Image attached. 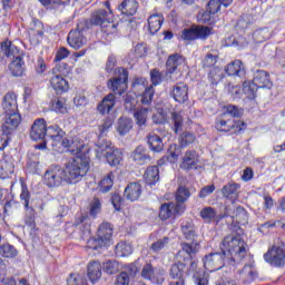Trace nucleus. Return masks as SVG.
Here are the masks:
<instances>
[{"label": "nucleus", "instance_id": "nucleus-24", "mask_svg": "<svg viewBox=\"0 0 285 285\" xmlns=\"http://www.w3.org/2000/svg\"><path fill=\"white\" fill-rule=\"evenodd\" d=\"M189 271H193V282L196 285H208V274L206 272L202 271L200 268H197V262L191 261L189 265Z\"/></svg>", "mask_w": 285, "mask_h": 285}, {"label": "nucleus", "instance_id": "nucleus-37", "mask_svg": "<svg viewBox=\"0 0 285 285\" xmlns=\"http://www.w3.org/2000/svg\"><path fill=\"white\" fill-rule=\"evenodd\" d=\"M240 277L245 284H250L257 279V271L253 265H245L240 272Z\"/></svg>", "mask_w": 285, "mask_h": 285}, {"label": "nucleus", "instance_id": "nucleus-55", "mask_svg": "<svg viewBox=\"0 0 285 285\" xmlns=\"http://www.w3.org/2000/svg\"><path fill=\"white\" fill-rule=\"evenodd\" d=\"M225 46L227 48H244V46H246V41L244 39H237L233 36H229L225 39Z\"/></svg>", "mask_w": 285, "mask_h": 285}, {"label": "nucleus", "instance_id": "nucleus-33", "mask_svg": "<svg viewBox=\"0 0 285 285\" xmlns=\"http://www.w3.org/2000/svg\"><path fill=\"white\" fill-rule=\"evenodd\" d=\"M51 87L57 92V95H63V92H68V82L66 78L60 75H56L50 79Z\"/></svg>", "mask_w": 285, "mask_h": 285}, {"label": "nucleus", "instance_id": "nucleus-11", "mask_svg": "<svg viewBox=\"0 0 285 285\" xmlns=\"http://www.w3.org/2000/svg\"><path fill=\"white\" fill-rule=\"evenodd\" d=\"M43 181L49 188H59L63 181L68 183L66 169L59 165L50 166L45 173Z\"/></svg>", "mask_w": 285, "mask_h": 285}, {"label": "nucleus", "instance_id": "nucleus-15", "mask_svg": "<svg viewBox=\"0 0 285 285\" xmlns=\"http://www.w3.org/2000/svg\"><path fill=\"white\" fill-rule=\"evenodd\" d=\"M106 9H98L91 13L90 20L88 22L89 28H92V26H100L102 27L105 23H108V21L112 20V10H110V2L105 3Z\"/></svg>", "mask_w": 285, "mask_h": 285}, {"label": "nucleus", "instance_id": "nucleus-27", "mask_svg": "<svg viewBox=\"0 0 285 285\" xmlns=\"http://www.w3.org/2000/svg\"><path fill=\"white\" fill-rule=\"evenodd\" d=\"M139 9V2L137 0H124L119 6L118 10L121 14L126 17H135L137 10Z\"/></svg>", "mask_w": 285, "mask_h": 285}, {"label": "nucleus", "instance_id": "nucleus-14", "mask_svg": "<svg viewBox=\"0 0 285 285\" xmlns=\"http://www.w3.org/2000/svg\"><path fill=\"white\" fill-rule=\"evenodd\" d=\"M20 199L24 206L26 215H24V223L27 226H35V219L37 213L35 212V208L30 206V190H28V186L22 185V190L20 194Z\"/></svg>", "mask_w": 285, "mask_h": 285}, {"label": "nucleus", "instance_id": "nucleus-51", "mask_svg": "<svg viewBox=\"0 0 285 285\" xmlns=\"http://www.w3.org/2000/svg\"><path fill=\"white\" fill-rule=\"evenodd\" d=\"M195 139H196L195 134L185 131L179 137V145L181 148H186L190 146V144H195Z\"/></svg>", "mask_w": 285, "mask_h": 285}, {"label": "nucleus", "instance_id": "nucleus-7", "mask_svg": "<svg viewBox=\"0 0 285 285\" xmlns=\"http://www.w3.org/2000/svg\"><path fill=\"white\" fill-rule=\"evenodd\" d=\"M66 131L58 127V125H46V139L45 144L40 145V148H46V146H51L52 150H61V146H66Z\"/></svg>", "mask_w": 285, "mask_h": 285}, {"label": "nucleus", "instance_id": "nucleus-49", "mask_svg": "<svg viewBox=\"0 0 285 285\" xmlns=\"http://www.w3.org/2000/svg\"><path fill=\"white\" fill-rule=\"evenodd\" d=\"M0 255L7 258H14L18 255L17 248L10 244L0 246Z\"/></svg>", "mask_w": 285, "mask_h": 285}, {"label": "nucleus", "instance_id": "nucleus-48", "mask_svg": "<svg viewBox=\"0 0 285 285\" xmlns=\"http://www.w3.org/2000/svg\"><path fill=\"white\" fill-rule=\"evenodd\" d=\"M170 238L168 236L159 238L150 245V250H153V253H159L160 250H164V248L168 246Z\"/></svg>", "mask_w": 285, "mask_h": 285}, {"label": "nucleus", "instance_id": "nucleus-5", "mask_svg": "<svg viewBox=\"0 0 285 285\" xmlns=\"http://www.w3.org/2000/svg\"><path fill=\"white\" fill-rule=\"evenodd\" d=\"M0 50L4 57H13L12 62L9 66V70L13 77H23L26 72V62L23 61V56L19 55V48L12 45V41H3L0 45Z\"/></svg>", "mask_w": 285, "mask_h": 285}, {"label": "nucleus", "instance_id": "nucleus-52", "mask_svg": "<svg viewBox=\"0 0 285 285\" xmlns=\"http://www.w3.org/2000/svg\"><path fill=\"white\" fill-rule=\"evenodd\" d=\"M189 197L190 190H188V188L184 186L178 187L176 191V204H184L185 202H188Z\"/></svg>", "mask_w": 285, "mask_h": 285}, {"label": "nucleus", "instance_id": "nucleus-63", "mask_svg": "<svg viewBox=\"0 0 285 285\" xmlns=\"http://www.w3.org/2000/svg\"><path fill=\"white\" fill-rule=\"evenodd\" d=\"M150 79L153 86H159L164 81V76L158 69H153L150 71Z\"/></svg>", "mask_w": 285, "mask_h": 285}, {"label": "nucleus", "instance_id": "nucleus-3", "mask_svg": "<svg viewBox=\"0 0 285 285\" xmlns=\"http://www.w3.org/2000/svg\"><path fill=\"white\" fill-rule=\"evenodd\" d=\"M67 184H79L88 170H90V159L86 155H78L66 164Z\"/></svg>", "mask_w": 285, "mask_h": 285}, {"label": "nucleus", "instance_id": "nucleus-34", "mask_svg": "<svg viewBox=\"0 0 285 285\" xmlns=\"http://www.w3.org/2000/svg\"><path fill=\"white\" fill-rule=\"evenodd\" d=\"M164 23V16L163 14H151L148 18V31L150 35H157L161 29V24Z\"/></svg>", "mask_w": 285, "mask_h": 285}, {"label": "nucleus", "instance_id": "nucleus-8", "mask_svg": "<svg viewBox=\"0 0 285 285\" xmlns=\"http://www.w3.org/2000/svg\"><path fill=\"white\" fill-rule=\"evenodd\" d=\"M264 259L267 264L274 266V268H284L285 266V244L279 240L277 244L268 248L264 254Z\"/></svg>", "mask_w": 285, "mask_h": 285}, {"label": "nucleus", "instance_id": "nucleus-39", "mask_svg": "<svg viewBox=\"0 0 285 285\" xmlns=\"http://www.w3.org/2000/svg\"><path fill=\"white\" fill-rule=\"evenodd\" d=\"M130 130H132V119L124 117L119 118L117 131L121 135V137L128 135Z\"/></svg>", "mask_w": 285, "mask_h": 285}, {"label": "nucleus", "instance_id": "nucleus-2", "mask_svg": "<svg viewBox=\"0 0 285 285\" xmlns=\"http://www.w3.org/2000/svg\"><path fill=\"white\" fill-rule=\"evenodd\" d=\"M181 234L185 240L179 244L180 248L176 255L178 262L173 264L169 269L171 279L184 278L188 268V262H193L197 257V253L202 250V238L197 234V228L193 220L181 224Z\"/></svg>", "mask_w": 285, "mask_h": 285}, {"label": "nucleus", "instance_id": "nucleus-28", "mask_svg": "<svg viewBox=\"0 0 285 285\" xmlns=\"http://www.w3.org/2000/svg\"><path fill=\"white\" fill-rule=\"evenodd\" d=\"M115 104H117L115 94H108L97 106V110L100 115H108L115 108Z\"/></svg>", "mask_w": 285, "mask_h": 285}, {"label": "nucleus", "instance_id": "nucleus-29", "mask_svg": "<svg viewBox=\"0 0 285 285\" xmlns=\"http://www.w3.org/2000/svg\"><path fill=\"white\" fill-rule=\"evenodd\" d=\"M2 108H3L4 115L11 114V112H19L18 105H17V95H14L13 92H8L3 97Z\"/></svg>", "mask_w": 285, "mask_h": 285}, {"label": "nucleus", "instance_id": "nucleus-22", "mask_svg": "<svg viewBox=\"0 0 285 285\" xmlns=\"http://www.w3.org/2000/svg\"><path fill=\"white\" fill-rule=\"evenodd\" d=\"M21 124V114L19 111H13L11 114H4V121L2 124V130L12 135Z\"/></svg>", "mask_w": 285, "mask_h": 285}, {"label": "nucleus", "instance_id": "nucleus-16", "mask_svg": "<svg viewBox=\"0 0 285 285\" xmlns=\"http://www.w3.org/2000/svg\"><path fill=\"white\" fill-rule=\"evenodd\" d=\"M186 210V205L184 204H176V203H165L160 206L159 209V218L163 222L166 219H170V217H177V215H181Z\"/></svg>", "mask_w": 285, "mask_h": 285}, {"label": "nucleus", "instance_id": "nucleus-18", "mask_svg": "<svg viewBox=\"0 0 285 285\" xmlns=\"http://www.w3.org/2000/svg\"><path fill=\"white\" fill-rule=\"evenodd\" d=\"M186 66V58L179 53H173L168 57L166 62V75H175Z\"/></svg>", "mask_w": 285, "mask_h": 285}, {"label": "nucleus", "instance_id": "nucleus-23", "mask_svg": "<svg viewBox=\"0 0 285 285\" xmlns=\"http://www.w3.org/2000/svg\"><path fill=\"white\" fill-rule=\"evenodd\" d=\"M170 96L178 104H186V101H188V85L184 82L174 85Z\"/></svg>", "mask_w": 285, "mask_h": 285}, {"label": "nucleus", "instance_id": "nucleus-64", "mask_svg": "<svg viewBox=\"0 0 285 285\" xmlns=\"http://www.w3.org/2000/svg\"><path fill=\"white\" fill-rule=\"evenodd\" d=\"M67 285H88V282L79 276H76L75 274H71L67 279Z\"/></svg>", "mask_w": 285, "mask_h": 285}, {"label": "nucleus", "instance_id": "nucleus-19", "mask_svg": "<svg viewBox=\"0 0 285 285\" xmlns=\"http://www.w3.org/2000/svg\"><path fill=\"white\" fill-rule=\"evenodd\" d=\"M132 161L138 166H146V164H150L153 161V157L150 156V151L144 145H139L131 151L130 155Z\"/></svg>", "mask_w": 285, "mask_h": 285}, {"label": "nucleus", "instance_id": "nucleus-45", "mask_svg": "<svg viewBox=\"0 0 285 285\" xmlns=\"http://www.w3.org/2000/svg\"><path fill=\"white\" fill-rule=\"evenodd\" d=\"M155 97V88L151 86L145 88L141 95L140 104L142 106H150L153 104V98Z\"/></svg>", "mask_w": 285, "mask_h": 285}, {"label": "nucleus", "instance_id": "nucleus-25", "mask_svg": "<svg viewBox=\"0 0 285 285\" xmlns=\"http://www.w3.org/2000/svg\"><path fill=\"white\" fill-rule=\"evenodd\" d=\"M124 197L127 198L128 202H137L139 197H141V184L139 183H130L127 185L124 191Z\"/></svg>", "mask_w": 285, "mask_h": 285}, {"label": "nucleus", "instance_id": "nucleus-47", "mask_svg": "<svg viewBox=\"0 0 285 285\" xmlns=\"http://www.w3.org/2000/svg\"><path fill=\"white\" fill-rule=\"evenodd\" d=\"M223 115H227L229 119H239V117L244 115V111L235 105H228L225 107V112Z\"/></svg>", "mask_w": 285, "mask_h": 285}, {"label": "nucleus", "instance_id": "nucleus-4", "mask_svg": "<svg viewBox=\"0 0 285 285\" xmlns=\"http://www.w3.org/2000/svg\"><path fill=\"white\" fill-rule=\"evenodd\" d=\"M224 217H230L232 225L230 230L235 234L232 235H239L242 238V227L248 224V212L242 206H235L234 204L227 205L224 209V215L219 216V219H224Z\"/></svg>", "mask_w": 285, "mask_h": 285}, {"label": "nucleus", "instance_id": "nucleus-12", "mask_svg": "<svg viewBox=\"0 0 285 285\" xmlns=\"http://www.w3.org/2000/svg\"><path fill=\"white\" fill-rule=\"evenodd\" d=\"M114 95H124L128 90V70L124 68L115 69V77L107 82Z\"/></svg>", "mask_w": 285, "mask_h": 285}, {"label": "nucleus", "instance_id": "nucleus-13", "mask_svg": "<svg viewBox=\"0 0 285 285\" xmlns=\"http://www.w3.org/2000/svg\"><path fill=\"white\" fill-rule=\"evenodd\" d=\"M97 153H101L106 157L109 166H119L121 159H124V154L120 149H115L110 146L108 141L101 142V139L97 141Z\"/></svg>", "mask_w": 285, "mask_h": 285}, {"label": "nucleus", "instance_id": "nucleus-60", "mask_svg": "<svg viewBox=\"0 0 285 285\" xmlns=\"http://www.w3.org/2000/svg\"><path fill=\"white\" fill-rule=\"evenodd\" d=\"M200 217L205 219V222H213L215 217H217V212L213 207H205L200 212Z\"/></svg>", "mask_w": 285, "mask_h": 285}, {"label": "nucleus", "instance_id": "nucleus-21", "mask_svg": "<svg viewBox=\"0 0 285 285\" xmlns=\"http://www.w3.org/2000/svg\"><path fill=\"white\" fill-rule=\"evenodd\" d=\"M30 138L32 141H43L46 144V119L38 118L33 121Z\"/></svg>", "mask_w": 285, "mask_h": 285}, {"label": "nucleus", "instance_id": "nucleus-42", "mask_svg": "<svg viewBox=\"0 0 285 285\" xmlns=\"http://www.w3.org/2000/svg\"><path fill=\"white\" fill-rule=\"evenodd\" d=\"M100 193H110L115 186V174L109 173L102 180H100Z\"/></svg>", "mask_w": 285, "mask_h": 285}, {"label": "nucleus", "instance_id": "nucleus-56", "mask_svg": "<svg viewBox=\"0 0 285 285\" xmlns=\"http://www.w3.org/2000/svg\"><path fill=\"white\" fill-rule=\"evenodd\" d=\"M181 39H184V41H195L197 39V30L196 27H190L188 29H185L181 35H180Z\"/></svg>", "mask_w": 285, "mask_h": 285}, {"label": "nucleus", "instance_id": "nucleus-9", "mask_svg": "<svg viewBox=\"0 0 285 285\" xmlns=\"http://www.w3.org/2000/svg\"><path fill=\"white\" fill-rule=\"evenodd\" d=\"M215 126L219 132H230V135H235L242 132L246 124L242 120L229 118L228 114H222L216 118Z\"/></svg>", "mask_w": 285, "mask_h": 285}, {"label": "nucleus", "instance_id": "nucleus-43", "mask_svg": "<svg viewBox=\"0 0 285 285\" xmlns=\"http://www.w3.org/2000/svg\"><path fill=\"white\" fill-rule=\"evenodd\" d=\"M115 253L117 257H128V255H132V245L128 243H118Z\"/></svg>", "mask_w": 285, "mask_h": 285}, {"label": "nucleus", "instance_id": "nucleus-26", "mask_svg": "<svg viewBox=\"0 0 285 285\" xmlns=\"http://www.w3.org/2000/svg\"><path fill=\"white\" fill-rule=\"evenodd\" d=\"M258 88H272L271 75L264 70H256L252 80Z\"/></svg>", "mask_w": 285, "mask_h": 285}, {"label": "nucleus", "instance_id": "nucleus-59", "mask_svg": "<svg viewBox=\"0 0 285 285\" xmlns=\"http://www.w3.org/2000/svg\"><path fill=\"white\" fill-rule=\"evenodd\" d=\"M101 32L107 37H110V35H117V24L112 22V20H109L101 27Z\"/></svg>", "mask_w": 285, "mask_h": 285}, {"label": "nucleus", "instance_id": "nucleus-30", "mask_svg": "<svg viewBox=\"0 0 285 285\" xmlns=\"http://www.w3.org/2000/svg\"><path fill=\"white\" fill-rule=\"evenodd\" d=\"M147 145H148L149 150H151V153H163L164 151V140L161 139V137H159L155 132H149L147 135Z\"/></svg>", "mask_w": 285, "mask_h": 285}, {"label": "nucleus", "instance_id": "nucleus-44", "mask_svg": "<svg viewBox=\"0 0 285 285\" xmlns=\"http://www.w3.org/2000/svg\"><path fill=\"white\" fill-rule=\"evenodd\" d=\"M110 128H112V119L110 118H107L102 125H100L98 127V130H99V136H98V141L100 139V144H106V139H104V137H106L108 130H110Z\"/></svg>", "mask_w": 285, "mask_h": 285}, {"label": "nucleus", "instance_id": "nucleus-31", "mask_svg": "<svg viewBox=\"0 0 285 285\" xmlns=\"http://www.w3.org/2000/svg\"><path fill=\"white\" fill-rule=\"evenodd\" d=\"M225 72H227L229 77H244V75H246V68L242 60H235L227 65Z\"/></svg>", "mask_w": 285, "mask_h": 285}, {"label": "nucleus", "instance_id": "nucleus-35", "mask_svg": "<svg viewBox=\"0 0 285 285\" xmlns=\"http://www.w3.org/2000/svg\"><path fill=\"white\" fill-rule=\"evenodd\" d=\"M148 112H150V108L148 107H141L134 111V118L139 128L146 127V124L148 122Z\"/></svg>", "mask_w": 285, "mask_h": 285}, {"label": "nucleus", "instance_id": "nucleus-58", "mask_svg": "<svg viewBox=\"0 0 285 285\" xmlns=\"http://www.w3.org/2000/svg\"><path fill=\"white\" fill-rule=\"evenodd\" d=\"M197 39H208L209 35H213V28L206 26H195Z\"/></svg>", "mask_w": 285, "mask_h": 285}, {"label": "nucleus", "instance_id": "nucleus-41", "mask_svg": "<svg viewBox=\"0 0 285 285\" xmlns=\"http://www.w3.org/2000/svg\"><path fill=\"white\" fill-rule=\"evenodd\" d=\"M271 39V29L261 28L253 32V40L255 43H264V41H268Z\"/></svg>", "mask_w": 285, "mask_h": 285}, {"label": "nucleus", "instance_id": "nucleus-32", "mask_svg": "<svg viewBox=\"0 0 285 285\" xmlns=\"http://www.w3.org/2000/svg\"><path fill=\"white\" fill-rule=\"evenodd\" d=\"M223 196L230 202H237L239 198V185L237 183H228L222 188Z\"/></svg>", "mask_w": 285, "mask_h": 285}, {"label": "nucleus", "instance_id": "nucleus-17", "mask_svg": "<svg viewBox=\"0 0 285 285\" xmlns=\"http://www.w3.org/2000/svg\"><path fill=\"white\" fill-rule=\"evenodd\" d=\"M66 145H60V150H56V153H71L72 155H85L81 153L83 150V141L79 140V138H68L65 137L62 140Z\"/></svg>", "mask_w": 285, "mask_h": 285}, {"label": "nucleus", "instance_id": "nucleus-54", "mask_svg": "<svg viewBox=\"0 0 285 285\" xmlns=\"http://www.w3.org/2000/svg\"><path fill=\"white\" fill-rule=\"evenodd\" d=\"M51 110H55V112H59L60 115H66V112H68V108H66V102H63V99L61 98L52 100Z\"/></svg>", "mask_w": 285, "mask_h": 285}, {"label": "nucleus", "instance_id": "nucleus-38", "mask_svg": "<svg viewBox=\"0 0 285 285\" xmlns=\"http://www.w3.org/2000/svg\"><path fill=\"white\" fill-rule=\"evenodd\" d=\"M145 181L149 186H155L157 181H159V167L158 166H150L147 168L145 173Z\"/></svg>", "mask_w": 285, "mask_h": 285}, {"label": "nucleus", "instance_id": "nucleus-53", "mask_svg": "<svg viewBox=\"0 0 285 285\" xmlns=\"http://www.w3.org/2000/svg\"><path fill=\"white\" fill-rule=\"evenodd\" d=\"M249 26H253V17L244 14L238 19L236 23V30H247Z\"/></svg>", "mask_w": 285, "mask_h": 285}, {"label": "nucleus", "instance_id": "nucleus-57", "mask_svg": "<svg viewBox=\"0 0 285 285\" xmlns=\"http://www.w3.org/2000/svg\"><path fill=\"white\" fill-rule=\"evenodd\" d=\"M208 79L212 81L214 86H217V83L222 81V69L217 67L212 68L208 73Z\"/></svg>", "mask_w": 285, "mask_h": 285}, {"label": "nucleus", "instance_id": "nucleus-61", "mask_svg": "<svg viewBox=\"0 0 285 285\" xmlns=\"http://www.w3.org/2000/svg\"><path fill=\"white\" fill-rule=\"evenodd\" d=\"M217 59H219L217 55L207 53L203 60V68H215V63H217Z\"/></svg>", "mask_w": 285, "mask_h": 285}, {"label": "nucleus", "instance_id": "nucleus-62", "mask_svg": "<svg viewBox=\"0 0 285 285\" xmlns=\"http://www.w3.org/2000/svg\"><path fill=\"white\" fill-rule=\"evenodd\" d=\"M222 6H224V2H222V0H210L207 3V10L212 14H217V12H219V10L222 9Z\"/></svg>", "mask_w": 285, "mask_h": 285}, {"label": "nucleus", "instance_id": "nucleus-36", "mask_svg": "<svg viewBox=\"0 0 285 285\" xmlns=\"http://www.w3.org/2000/svg\"><path fill=\"white\" fill-rule=\"evenodd\" d=\"M88 277L92 284L98 279H101V263L94 261L88 265Z\"/></svg>", "mask_w": 285, "mask_h": 285}, {"label": "nucleus", "instance_id": "nucleus-46", "mask_svg": "<svg viewBox=\"0 0 285 285\" xmlns=\"http://www.w3.org/2000/svg\"><path fill=\"white\" fill-rule=\"evenodd\" d=\"M171 122L174 124L173 130L177 135L184 128V117L177 111L171 112Z\"/></svg>", "mask_w": 285, "mask_h": 285}, {"label": "nucleus", "instance_id": "nucleus-40", "mask_svg": "<svg viewBox=\"0 0 285 285\" xmlns=\"http://www.w3.org/2000/svg\"><path fill=\"white\" fill-rule=\"evenodd\" d=\"M257 90H259V87L253 80L243 82V92L247 99H255Z\"/></svg>", "mask_w": 285, "mask_h": 285}, {"label": "nucleus", "instance_id": "nucleus-10", "mask_svg": "<svg viewBox=\"0 0 285 285\" xmlns=\"http://www.w3.org/2000/svg\"><path fill=\"white\" fill-rule=\"evenodd\" d=\"M86 30H90V24L88 23V20H83L77 24L76 30H71L67 37V42L71 48L75 50H79V48H83L86 43H88V39H86V36H83V32Z\"/></svg>", "mask_w": 285, "mask_h": 285}, {"label": "nucleus", "instance_id": "nucleus-50", "mask_svg": "<svg viewBox=\"0 0 285 285\" xmlns=\"http://www.w3.org/2000/svg\"><path fill=\"white\" fill-rule=\"evenodd\" d=\"M104 271L107 275H116L118 271H121V265L117 261H107L104 264Z\"/></svg>", "mask_w": 285, "mask_h": 285}, {"label": "nucleus", "instance_id": "nucleus-1", "mask_svg": "<svg viewBox=\"0 0 285 285\" xmlns=\"http://www.w3.org/2000/svg\"><path fill=\"white\" fill-rule=\"evenodd\" d=\"M246 242L239 235H228L220 243V253H209L204 256L203 264L210 273L228 266L242 264V259L248 255Z\"/></svg>", "mask_w": 285, "mask_h": 285}, {"label": "nucleus", "instance_id": "nucleus-6", "mask_svg": "<svg viewBox=\"0 0 285 285\" xmlns=\"http://www.w3.org/2000/svg\"><path fill=\"white\" fill-rule=\"evenodd\" d=\"M112 224L102 223L98 228L97 238H89L87 242V248L91 250H97V248H104L110 246L112 239Z\"/></svg>", "mask_w": 285, "mask_h": 285}, {"label": "nucleus", "instance_id": "nucleus-20", "mask_svg": "<svg viewBox=\"0 0 285 285\" xmlns=\"http://www.w3.org/2000/svg\"><path fill=\"white\" fill-rule=\"evenodd\" d=\"M181 170H197L199 168V154L195 150H187L180 163Z\"/></svg>", "mask_w": 285, "mask_h": 285}]
</instances>
